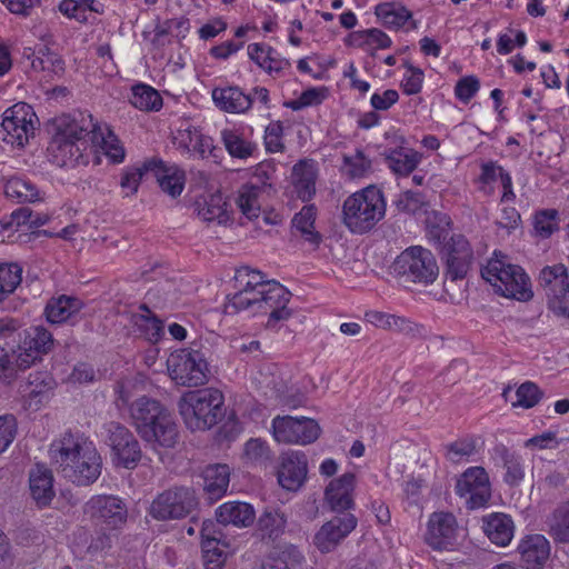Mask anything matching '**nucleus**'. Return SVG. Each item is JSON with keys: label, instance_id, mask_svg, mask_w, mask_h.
Wrapping results in <instances>:
<instances>
[{"label": "nucleus", "instance_id": "f257e3e1", "mask_svg": "<svg viewBox=\"0 0 569 569\" xmlns=\"http://www.w3.org/2000/svg\"><path fill=\"white\" fill-rule=\"evenodd\" d=\"M49 452L62 476L77 486H89L101 475L102 460L94 443L79 432H64Z\"/></svg>", "mask_w": 569, "mask_h": 569}, {"label": "nucleus", "instance_id": "f03ea898", "mask_svg": "<svg viewBox=\"0 0 569 569\" xmlns=\"http://www.w3.org/2000/svg\"><path fill=\"white\" fill-rule=\"evenodd\" d=\"M94 128L96 121L90 113L62 116L47 149L50 162L61 168L88 164L91 150L89 136Z\"/></svg>", "mask_w": 569, "mask_h": 569}, {"label": "nucleus", "instance_id": "7ed1b4c3", "mask_svg": "<svg viewBox=\"0 0 569 569\" xmlns=\"http://www.w3.org/2000/svg\"><path fill=\"white\" fill-rule=\"evenodd\" d=\"M385 214L383 193L376 186L352 193L342 206V221L352 233L362 234L370 231Z\"/></svg>", "mask_w": 569, "mask_h": 569}, {"label": "nucleus", "instance_id": "20e7f679", "mask_svg": "<svg viewBox=\"0 0 569 569\" xmlns=\"http://www.w3.org/2000/svg\"><path fill=\"white\" fill-rule=\"evenodd\" d=\"M223 395L214 388L186 392L178 407L186 426L192 431H204L223 417Z\"/></svg>", "mask_w": 569, "mask_h": 569}, {"label": "nucleus", "instance_id": "39448f33", "mask_svg": "<svg viewBox=\"0 0 569 569\" xmlns=\"http://www.w3.org/2000/svg\"><path fill=\"white\" fill-rule=\"evenodd\" d=\"M481 277L502 297L521 302L533 297L530 277L520 266L508 262L505 256L490 259L481 269Z\"/></svg>", "mask_w": 569, "mask_h": 569}, {"label": "nucleus", "instance_id": "423d86ee", "mask_svg": "<svg viewBox=\"0 0 569 569\" xmlns=\"http://www.w3.org/2000/svg\"><path fill=\"white\" fill-rule=\"evenodd\" d=\"M170 378L179 386L199 387L208 381L206 355L192 347L174 350L167 359Z\"/></svg>", "mask_w": 569, "mask_h": 569}, {"label": "nucleus", "instance_id": "0eeeda50", "mask_svg": "<svg viewBox=\"0 0 569 569\" xmlns=\"http://www.w3.org/2000/svg\"><path fill=\"white\" fill-rule=\"evenodd\" d=\"M393 273L405 282L429 284L438 277V266L432 252L420 246L402 251L392 264Z\"/></svg>", "mask_w": 569, "mask_h": 569}, {"label": "nucleus", "instance_id": "6e6552de", "mask_svg": "<svg viewBox=\"0 0 569 569\" xmlns=\"http://www.w3.org/2000/svg\"><path fill=\"white\" fill-rule=\"evenodd\" d=\"M269 280L266 276L248 266H242L234 271L233 288L234 292L228 295V301L224 305L227 315H236L243 310H249L254 305V300L260 291L266 288Z\"/></svg>", "mask_w": 569, "mask_h": 569}, {"label": "nucleus", "instance_id": "1a4fd4ad", "mask_svg": "<svg viewBox=\"0 0 569 569\" xmlns=\"http://www.w3.org/2000/svg\"><path fill=\"white\" fill-rule=\"evenodd\" d=\"M198 506L190 487H172L159 493L150 505L149 513L156 520H176L191 515Z\"/></svg>", "mask_w": 569, "mask_h": 569}, {"label": "nucleus", "instance_id": "9d476101", "mask_svg": "<svg viewBox=\"0 0 569 569\" xmlns=\"http://www.w3.org/2000/svg\"><path fill=\"white\" fill-rule=\"evenodd\" d=\"M107 443L112 451V460L116 466L126 469H134L142 458L139 441L134 435L123 425L117 421L104 423Z\"/></svg>", "mask_w": 569, "mask_h": 569}, {"label": "nucleus", "instance_id": "9b49d317", "mask_svg": "<svg viewBox=\"0 0 569 569\" xmlns=\"http://www.w3.org/2000/svg\"><path fill=\"white\" fill-rule=\"evenodd\" d=\"M290 299L291 292L284 286L276 280H269L249 310L256 313H268L267 328L277 329L278 322L288 320L292 316L291 309L288 308Z\"/></svg>", "mask_w": 569, "mask_h": 569}, {"label": "nucleus", "instance_id": "f8f14e48", "mask_svg": "<svg viewBox=\"0 0 569 569\" xmlns=\"http://www.w3.org/2000/svg\"><path fill=\"white\" fill-rule=\"evenodd\" d=\"M548 309L557 316L569 303V270L563 263L545 266L538 277Z\"/></svg>", "mask_w": 569, "mask_h": 569}, {"label": "nucleus", "instance_id": "ddd939ff", "mask_svg": "<svg viewBox=\"0 0 569 569\" xmlns=\"http://www.w3.org/2000/svg\"><path fill=\"white\" fill-rule=\"evenodd\" d=\"M37 116L32 107L26 102H19L3 112L1 127L7 143L23 147L34 132Z\"/></svg>", "mask_w": 569, "mask_h": 569}, {"label": "nucleus", "instance_id": "4468645a", "mask_svg": "<svg viewBox=\"0 0 569 569\" xmlns=\"http://www.w3.org/2000/svg\"><path fill=\"white\" fill-rule=\"evenodd\" d=\"M271 429L274 440L283 443L307 445L316 441L320 435V427L313 419L291 416L274 417Z\"/></svg>", "mask_w": 569, "mask_h": 569}, {"label": "nucleus", "instance_id": "2eb2a0df", "mask_svg": "<svg viewBox=\"0 0 569 569\" xmlns=\"http://www.w3.org/2000/svg\"><path fill=\"white\" fill-rule=\"evenodd\" d=\"M455 491L466 499L467 508L473 510L486 507L491 498V486L485 468H468L457 480Z\"/></svg>", "mask_w": 569, "mask_h": 569}, {"label": "nucleus", "instance_id": "dca6fc26", "mask_svg": "<svg viewBox=\"0 0 569 569\" xmlns=\"http://www.w3.org/2000/svg\"><path fill=\"white\" fill-rule=\"evenodd\" d=\"M446 276L451 281L466 278L473 260L470 243L462 234H453L442 246Z\"/></svg>", "mask_w": 569, "mask_h": 569}, {"label": "nucleus", "instance_id": "f3484780", "mask_svg": "<svg viewBox=\"0 0 569 569\" xmlns=\"http://www.w3.org/2000/svg\"><path fill=\"white\" fill-rule=\"evenodd\" d=\"M86 513L110 529L121 528L128 517L126 503L116 496L107 495L93 496L86 503Z\"/></svg>", "mask_w": 569, "mask_h": 569}, {"label": "nucleus", "instance_id": "a211bd4d", "mask_svg": "<svg viewBox=\"0 0 569 569\" xmlns=\"http://www.w3.org/2000/svg\"><path fill=\"white\" fill-rule=\"evenodd\" d=\"M53 347V337L46 328L37 326L31 327L24 332V337L19 346L17 356V366L20 369H27L42 355H47Z\"/></svg>", "mask_w": 569, "mask_h": 569}, {"label": "nucleus", "instance_id": "6ab92c4d", "mask_svg": "<svg viewBox=\"0 0 569 569\" xmlns=\"http://www.w3.org/2000/svg\"><path fill=\"white\" fill-rule=\"evenodd\" d=\"M169 410L158 400L141 397L130 406L132 423L140 436H151V429L162 417L169 415Z\"/></svg>", "mask_w": 569, "mask_h": 569}, {"label": "nucleus", "instance_id": "aec40b11", "mask_svg": "<svg viewBox=\"0 0 569 569\" xmlns=\"http://www.w3.org/2000/svg\"><path fill=\"white\" fill-rule=\"evenodd\" d=\"M457 537V521L450 512H435L428 521L426 542L436 550L453 547Z\"/></svg>", "mask_w": 569, "mask_h": 569}, {"label": "nucleus", "instance_id": "412c9836", "mask_svg": "<svg viewBox=\"0 0 569 569\" xmlns=\"http://www.w3.org/2000/svg\"><path fill=\"white\" fill-rule=\"evenodd\" d=\"M357 526V518L351 513L333 517L322 525L315 536V545L322 552L331 551Z\"/></svg>", "mask_w": 569, "mask_h": 569}, {"label": "nucleus", "instance_id": "4be33fe9", "mask_svg": "<svg viewBox=\"0 0 569 569\" xmlns=\"http://www.w3.org/2000/svg\"><path fill=\"white\" fill-rule=\"evenodd\" d=\"M318 163L312 159L298 161L291 171L293 192L303 202H309L316 194Z\"/></svg>", "mask_w": 569, "mask_h": 569}, {"label": "nucleus", "instance_id": "5701e85b", "mask_svg": "<svg viewBox=\"0 0 569 569\" xmlns=\"http://www.w3.org/2000/svg\"><path fill=\"white\" fill-rule=\"evenodd\" d=\"M214 106L227 113H244L251 109L253 98L238 86L216 87L211 91Z\"/></svg>", "mask_w": 569, "mask_h": 569}, {"label": "nucleus", "instance_id": "b1692460", "mask_svg": "<svg viewBox=\"0 0 569 569\" xmlns=\"http://www.w3.org/2000/svg\"><path fill=\"white\" fill-rule=\"evenodd\" d=\"M147 169L158 181L161 190L172 198L180 196L184 187V176L173 166H167L162 160L152 158L147 160Z\"/></svg>", "mask_w": 569, "mask_h": 569}, {"label": "nucleus", "instance_id": "393cba45", "mask_svg": "<svg viewBox=\"0 0 569 569\" xmlns=\"http://www.w3.org/2000/svg\"><path fill=\"white\" fill-rule=\"evenodd\" d=\"M355 479L353 473L346 472L330 481L325 496L331 510L345 511L353 506L352 491L355 488Z\"/></svg>", "mask_w": 569, "mask_h": 569}, {"label": "nucleus", "instance_id": "a878e982", "mask_svg": "<svg viewBox=\"0 0 569 569\" xmlns=\"http://www.w3.org/2000/svg\"><path fill=\"white\" fill-rule=\"evenodd\" d=\"M306 476V455L301 451L287 455L278 471L279 483L288 490H296L303 483Z\"/></svg>", "mask_w": 569, "mask_h": 569}, {"label": "nucleus", "instance_id": "bb28decb", "mask_svg": "<svg viewBox=\"0 0 569 569\" xmlns=\"http://www.w3.org/2000/svg\"><path fill=\"white\" fill-rule=\"evenodd\" d=\"M29 488L38 507L49 506L56 495L52 471L43 465H36L29 473Z\"/></svg>", "mask_w": 569, "mask_h": 569}, {"label": "nucleus", "instance_id": "cd10ccee", "mask_svg": "<svg viewBox=\"0 0 569 569\" xmlns=\"http://www.w3.org/2000/svg\"><path fill=\"white\" fill-rule=\"evenodd\" d=\"M217 521L221 525H231L237 528L250 527L256 512L250 503L242 501H228L219 506L216 510Z\"/></svg>", "mask_w": 569, "mask_h": 569}, {"label": "nucleus", "instance_id": "c85d7f7f", "mask_svg": "<svg viewBox=\"0 0 569 569\" xmlns=\"http://www.w3.org/2000/svg\"><path fill=\"white\" fill-rule=\"evenodd\" d=\"M491 457L502 463L506 469L503 481L509 486H518L525 478L523 458L510 451L505 445L498 443L493 447Z\"/></svg>", "mask_w": 569, "mask_h": 569}, {"label": "nucleus", "instance_id": "c756f323", "mask_svg": "<svg viewBox=\"0 0 569 569\" xmlns=\"http://www.w3.org/2000/svg\"><path fill=\"white\" fill-rule=\"evenodd\" d=\"M482 528L489 540L499 547L508 546L515 531L511 517L500 512L485 517Z\"/></svg>", "mask_w": 569, "mask_h": 569}, {"label": "nucleus", "instance_id": "7c9ffc66", "mask_svg": "<svg viewBox=\"0 0 569 569\" xmlns=\"http://www.w3.org/2000/svg\"><path fill=\"white\" fill-rule=\"evenodd\" d=\"M518 550L527 569H537L548 559L550 546L542 535H532L520 542Z\"/></svg>", "mask_w": 569, "mask_h": 569}, {"label": "nucleus", "instance_id": "2f4dec72", "mask_svg": "<svg viewBox=\"0 0 569 569\" xmlns=\"http://www.w3.org/2000/svg\"><path fill=\"white\" fill-rule=\"evenodd\" d=\"M83 302L72 296L61 295L51 298L44 308V315L50 323H62L80 312Z\"/></svg>", "mask_w": 569, "mask_h": 569}, {"label": "nucleus", "instance_id": "473e14b6", "mask_svg": "<svg viewBox=\"0 0 569 569\" xmlns=\"http://www.w3.org/2000/svg\"><path fill=\"white\" fill-rule=\"evenodd\" d=\"M131 322L139 336L152 343H157L164 335V327L146 303L140 305L139 312L132 313Z\"/></svg>", "mask_w": 569, "mask_h": 569}, {"label": "nucleus", "instance_id": "72a5a7b5", "mask_svg": "<svg viewBox=\"0 0 569 569\" xmlns=\"http://www.w3.org/2000/svg\"><path fill=\"white\" fill-rule=\"evenodd\" d=\"M54 387L56 381L49 372L38 371L30 373L23 389L29 407H39L48 401Z\"/></svg>", "mask_w": 569, "mask_h": 569}, {"label": "nucleus", "instance_id": "f704fd0d", "mask_svg": "<svg viewBox=\"0 0 569 569\" xmlns=\"http://www.w3.org/2000/svg\"><path fill=\"white\" fill-rule=\"evenodd\" d=\"M151 436H143L141 439L153 450L160 448H172L178 440V426L171 413L162 417V420L152 427Z\"/></svg>", "mask_w": 569, "mask_h": 569}, {"label": "nucleus", "instance_id": "c9c22d12", "mask_svg": "<svg viewBox=\"0 0 569 569\" xmlns=\"http://www.w3.org/2000/svg\"><path fill=\"white\" fill-rule=\"evenodd\" d=\"M230 469L227 465H211L203 471V489L212 500L220 499L228 490Z\"/></svg>", "mask_w": 569, "mask_h": 569}, {"label": "nucleus", "instance_id": "e433bc0d", "mask_svg": "<svg viewBox=\"0 0 569 569\" xmlns=\"http://www.w3.org/2000/svg\"><path fill=\"white\" fill-rule=\"evenodd\" d=\"M4 193L8 198L19 203L43 200V191L26 177H12L4 184Z\"/></svg>", "mask_w": 569, "mask_h": 569}, {"label": "nucleus", "instance_id": "4c0bfd02", "mask_svg": "<svg viewBox=\"0 0 569 569\" xmlns=\"http://www.w3.org/2000/svg\"><path fill=\"white\" fill-rule=\"evenodd\" d=\"M89 142L100 146L113 163H121L124 160L126 152L120 140L108 128L103 130L97 122L94 132H90Z\"/></svg>", "mask_w": 569, "mask_h": 569}, {"label": "nucleus", "instance_id": "58836bf2", "mask_svg": "<svg viewBox=\"0 0 569 569\" xmlns=\"http://www.w3.org/2000/svg\"><path fill=\"white\" fill-rule=\"evenodd\" d=\"M303 555L293 545L274 548L262 569H301Z\"/></svg>", "mask_w": 569, "mask_h": 569}, {"label": "nucleus", "instance_id": "ea45409f", "mask_svg": "<svg viewBox=\"0 0 569 569\" xmlns=\"http://www.w3.org/2000/svg\"><path fill=\"white\" fill-rule=\"evenodd\" d=\"M286 515L277 508H266L258 518L257 527L262 539L277 540L284 533Z\"/></svg>", "mask_w": 569, "mask_h": 569}, {"label": "nucleus", "instance_id": "a19ab883", "mask_svg": "<svg viewBox=\"0 0 569 569\" xmlns=\"http://www.w3.org/2000/svg\"><path fill=\"white\" fill-rule=\"evenodd\" d=\"M221 140L232 158L248 159L253 156L258 147L256 142L247 140L242 133L233 129H223Z\"/></svg>", "mask_w": 569, "mask_h": 569}, {"label": "nucleus", "instance_id": "79ce46f5", "mask_svg": "<svg viewBox=\"0 0 569 569\" xmlns=\"http://www.w3.org/2000/svg\"><path fill=\"white\" fill-rule=\"evenodd\" d=\"M244 463L260 469H267L273 459V455L267 441L260 438H251L244 443Z\"/></svg>", "mask_w": 569, "mask_h": 569}, {"label": "nucleus", "instance_id": "37998d69", "mask_svg": "<svg viewBox=\"0 0 569 569\" xmlns=\"http://www.w3.org/2000/svg\"><path fill=\"white\" fill-rule=\"evenodd\" d=\"M375 13L388 29L398 30L412 18V13L406 7L396 3H380L376 7Z\"/></svg>", "mask_w": 569, "mask_h": 569}, {"label": "nucleus", "instance_id": "c03bdc74", "mask_svg": "<svg viewBox=\"0 0 569 569\" xmlns=\"http://www.w3.org/2000/svg\"><path fill=\"white\" fill-rule=\"evenodd\" d=\"M131 104L142 111H159L163 101L160 93L151 86L138 83L131 89Z\"/></svg>", "mask_w": 569, "mask_h": 569}, {"label": "nucleus", "instance_id": "a18cd8bd", "mask_svg": "<svg viewBox=\"0 0 569 569\" xmlns=\"http://www.w3.org/2000/svg\"><path fill=\"white\" fill-rule=\"evenodd\" d=\"M388 167L397 174L411 173L421 161V156L411 149H395L386 158Z\"/></svg>", "mask_w": 569, "mask_h": 569}, {"label": "nucleus", "instance_id": "49530a36", "mask_svg": "<svg viewBox=\"0 0 569 569\" xmlns=\"http://www.w3.org/2000/svg\"><path fill=\"white\" fill-rule=\"evenodd\" d=\"M450 217L440 211H432L426 220V236L429 241L441 244L448 238L450 231Z\"/></svg>", "mask_w": 569, "mask_h": 569}, {"label": "nucleus", "instance_id": "de8ad7c7", "mask_svg": "<svg viewBox=\"0 0 569 569\" xmlns=\"http://www.w3.org/2000/svg\"><path fill=\"white\" fill-rule=\"evenodd\" d=\"M356 46L362 49L383 50L392 44L391 38L380 29L370 28L351 34Z\"/></svg>", "mask_w": 569, "mask_h": 569}, {"label": "nucleus", "instance_id": "09e8293b", "mask_svg": "<svg viewBox=\"0 0 569 569\" xmlns=\"http://www.w3.org/2000/svg\"><path fill=\"white\" fill-rule=\"evenodd\" d=\"M533 236L548 239L559 230V212L556 209H541L536 211L532 219Z\"/></svg>", "mask_w": 569, "mask_h": 569}, {"label": "nucleus", "instance_id": "8fccbe9b", "mask_svg": "<svg viewBox=\"0 0 569 569\" xmlns=\"http://www.w3.org/2000/svg\"><path fill=\"white\" fill-rule=\"evenodd\" d=\"M261 191L262 187L252 183H246L239 190L237 204L248 219H253L259 216V196Z\"/></svg>", "mask_w": 569, "mask_h": 569}, {"label": "nucleus", "instance_id": "3c124183", "mask_svg": "<svg viewBox=\"0 0 569 569\" xmlns=\"http://www.w3.org/2000/svg\"><path fill=\"white\" fill-rule=\"evenodd\" d=\"M316 207L307 204L302 207L292 219V226L301 232L302 237L310 243H319L320 236L315 231Z\"/></svg>", "mask_w": 569, "mask_h": 569}, {"label": "nucleus", "instance_id": "603ef678", "mask_svg": "<svg viewBox=\"0 0 569 569\" xmlns=\"http://www.w3.org/2000/svg\"><path fill=\"white\" fill-rule=\"evenodd\" d=\"M227 543L216 539L201 542L204 569H222L227 560Z\"/></svg>", "mask_w": 569, "mask_h": 569}, {"label": "nucleus", "instance_id": "864d4df0", "mask_svg": "<svg viewBox=\"0 0 569 569\" xmlns=\"http://www.w3.org/2000/svg\"><path fill=\"white\" fill-rule=\"evenodd\" d=\"M227 206L221 194H212L199 209V216L204 221H217L219 224L227 223L230 220Z\"/></svg>", "mask_w": 569, "mask_h": 569}, {"label": "nucleus", "instance_id": "5fc2aeb1", "mask_svg": "<svg viewBox=\"0 0 569 569\" xmlns=\"http://www.w3.org/2000/svg\"><path fill=\"white\" fill-rule=\"evenodd\" d=\"M549 533L555 541L569 543V501L555 509Z\"/></svg>", "mask_w": 569, "mask_h": 569}, {"label": "nucleus", "instance_id": "6e6d98bb", "mask_svg": "<svg viewBox=\"0 0 569 569\" xmlns=\"http://www.w3.org/2000/svg\"><path fill=\"white\" fill-rule=\"evenodd\" d=\"M371 170V161L361 150L342 156L341 172L350 179L362 178Z\"/></svg>", "mask_w": 569, "mask_h": 569}, {"label": "nucleus", "instance_id": "4d7b16f0", "mask_svg": "<svg viewBox=\"0 0 569 569\" xmlns=\"http://www.w3.org/2000/svg\"><path fill=\"white\" fill-rule=\"evenodd\" d=\"M22 268L18 263L0 264V302L14 292L22 280Z\"/></svg>", "mask_w": 569, "mask_h": 569}, {"label": "nucleus", "instance_id": "13d9d810", "mask_svg": "<svg viewBox=\"0 0 569 569\" xmlns=\"http://www.w3.org/2000/svg\"><path fill=\"white\" fill-rule=\"evenodd\" d=\"M365 318L371 325L382 329L396 331H407L411 329L410 322L406 318L396 315L371 310L366 312Z\"/></svg>", "mask_w": 569, "mask_h": 569}, {"label": "nucleus", "instance_id": "bf43d9fd", "mask_svg": "<svg viewBox=\"0 0 569 569\" xmlns=\"http://www.w3.org/2000/svg\"><path fill=\"white\" fill-rule=\"evenodd\" d=\"M542 396L543 392L535 382L526 381L518 387L516 391L517 400L512 402V406L529 409L538 405Z\"/></svg>", "mask_w": 569, "mask_h": 569}, {"label": "nucleus", "instance_id": "052dcab7", "mask_svg": "<svg viewBox=\"0 0 569 569\" xmlns=\"http://www.w3.org/2000/svg\"><path fill=\"white\" fill-rule=\"evenodd\" d=\"M445 449L446 457L450 461L458 463L476 453V440L473 438L459 439L445 446Z\"/></svg>", "mask_w": 569, "mask_h": 569}, {"label": "nucleus", "instance_id": "680f3d73", "mask_svg": "<svg viewBox=\"0 0 569 569\" xmlns=\"http://www.w3.org/2000/svg\"><path fill=\"white\" fill-rule=\"evenodd\" d=\"M146 167L147 160L138 167L127 168L123 170L120 186L124 190L126 196L136 193L143 176L151 174V169H147Z\"/></svg>", "mask_w": 569, "mask_h": 569}, {"label": "nucleus", "instance_id": "e2e57ef3", "mask_svg": "<svg viewBox=\"0 0 569 569\" xmlns=\"http://www.w3.org/2000/svg\"><path fill=\"white\" fill-rule=\"evenodd\" d=\"M200 133L196 127L188 121H183L173 136V144L183 153L191 154L194 141Z\"/></svg>", "mask_w": 569, "mask_h": 569}, {"label": "nucleus", "instance_id": "0e129e2a", "mask_svg": "<svg viewBox=\"0 0 569 569\" xmlns=\"http://www.w3.org/2000/svg\"><path fill=\"white\" fill-rule=\"evenodd\" d=\"M283 126L281 121H272L264 129L263 143L269 153L282 152L284 150Z\"/></svg>", "mask_w": 569, "mask_h": 569}, {"label": "nucleus", "instance_id": "69168bd1", "mask_svg": "<svg viewBox=\"0 0 569 569\" xmlns=\"http://www.w3.org/2000/svg\"><path fill=\"white\" fill-rule=\"evenodd\" d=\"M480 170L481 171L477 179V182L481 184L479 189L486 193L488 192L487 187H490L498 179L501 180L502 176L507 174V171L496 161L482 162L480 166Z\"/></svg>", "mask_w": 569, "mask_h": 569}, {"label": "nucleus", "instance_id": "338daca9", "mask_svg": "<svg viewBox=\"0 0 569 569\" xmlns=\"http://www.w3.org/2000/svg\"><path fill=\"white\" fill-rule=\"evenodd\" d=\"M479 89V79L476 76H466L460 78L456 83L455 96L459 101L468 103L477 94Z\"/></svg>", "mask_w": 569, "mask_h": 569}, {"label": "nucleus", "instance_id": "774afa93", "mask_svg": "<svg viewBox=\"0 0 569 569\" xmlns=\"http://www.w3.org/2000/svg\"><path fill=\"white\" fill-rule=\"evenodd\" d=\"M409 71L401 81V88L407 96H413L421 91L423 82V71L410 63L405 64Z\"/></svg>", "mask_w": 569, "mask_h": 569}]
</instances>
